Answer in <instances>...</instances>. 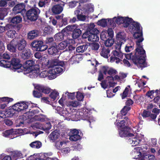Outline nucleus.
Segmentation results:
<instances>
[{"instance_id":"nucleus-12","label":"nucleus","mask_w":160,"mask_h":160,"mask_svg":"<svg viewBox=\"0 0 160 160\" xmlns=\"http://www.w3.org/2000/svg\"><path fill=\"white\" fill-rule=\"evenodd\" d=\"M11 63L13 66L14 72L19 73L24 70V67L20 63L19 60L18 59L15 58H12Z\"/></svg>"},{"instance_id":"nucleus-61","label":"nucleus","mask_w":160,"mask_h":160,"mask_svg":"<svg viewBox=\"0 0 160 160\" xmlns=\"http://www.w3.org/2000/svg\"><path fill=\"white\" fill-rule=\"evenodd\" d=\"M90 46L92 50H98L99 48V45L98 43H94L91 44Z\"/></svg>"},{"instance_id":"nucleus-52","label":"nucleus","mask_w":160,"mask_h":160,"mask_svg":"<svg viewBox=\"0 0 160 160\" xmlns=\"http://www.w3.org/2000/svg\"><path fill=\"white\" fill-rule=\"evenodd\" d=\"M98 24L102 27H105L107 25V19H102L98 21L97 22Z\"/></svg>"},{"instance_id":"nucleus-24","label":"nucleus","mask_w":160,"mask_h":160,"mask_svg":"<svg viewBox=\"0 0 160 160\" xmlns=\"http://www.w3.org/2000/svg\"><path fill=\"white\" fill-rule=\"evenodd\" d=\"M17 46L19 50H22L25 48L26 45V41L23 39H21L16 42Z\"/></svg>"},{"instance_id":"nucleus-18","label":"nucleus","mask_w":160,"mask_h":160,"mask_svg":"<svg viewBox=\"0 0 160 160\" xmlns=\"http://www.w3.org/2000/svg\"><path fill=\"white\" fill-rule=\"evenodd\" d=\"M60 132L58 130H54L48 136V139L51 142H53L56 141L60 137Z\"/></svg>"},{"instance_id":"nucleus-22","label":"nucleus","mask_w":160,"mask_h":160,"mask_svg":"<svg viewBox=\"0 0 160 160\" xmlns=\"http://www.w3.org/2000/svg\"><path fill=\"white\" fill-rule=\"evenodd\" d=\"M35 64V61L33 60H28L25 62L24 63V70H25V69L28 71V69H32L35 68L34 65Z\"/></svg>"},{"instance_id":"nucleus-49","label":"nucleus","mask_w":160,"mask_h":160,"mask_svg":"<svg viewBox=\"0 0 160 160\" xmlns=\"http://www.w3.org/2000/svg\"><path fill=\"white\" fill-rule=\"evenodd\" d=\"M142 127V123L140 122L138 125L133 127L131 130V132H133L132 133H137L136 132H139Z\"/></svg>"},{"instance_id":"nucleus-47","label":"nucleus","mask_w":160,"mask_h":160,"mask_svg":"<svg viewBox=\"0 0 160 160\" xmlns=\"http://www.w3.org/2000/svg\"><path fill=\"white\" fill-rule=\"evenodd\" d=\"M22 21V18L19 16H16L13 17L11 20V22L13 24H16L20 23Z\"/></svg>"},{"instance_id":"nucleus-46","label":"nucleus","mask_w":160,"mask_h":160,"mask_svg":"<svg viewBox=\"0 0 160 160\" xmlns=\"http://www.w3.org/2000/svg\"><path fill=\"white\" fill-rule=\"evenodd\" d=\"M88 48V46L86 45H83L78 47L75 49V52H85Z\"/></svg>"},{"instance_id":"nucleus-14","label":"nucleus","mask_w":160,"mask_h":160,"mask_svg":"<svg viewBox=\"0 0 160 160\" xmlns=\"http://www.w3.org/2000/svg\"><path fill=\"white\" fill-rule=\"evenodd\" d=\"M118 130L119 135L121 137L129 138L130 137L133 136L131 132V129L128 127L125 128Z\"/></svg>"},{"instance_id":"nucleus-6","label":"nucleus","mask_w":160,"mask_h":160,"mask_svg":"<svg viewBox=\"0 0 160 160\" xmlns=\"http://www.w3.org/2000/svg\"><path fill=\"white\" fill-rule=\"evenodd\" d=\"M123 43H121L120 42H118L115 45V48L116 50L112 52L113 55L111 57L110 62H115L116 63L120 62L123 58V55L120 52V50L121 45Z\"/></svg>"},{"instance_id":"nucleus-2","label":"nucleus","mask_w":160,"mask_h":160,"mask_svg":"<svg viewBox=\"0 0 160 160\" xmlns=\"http://www.w3.org/2000/svg\"><path fill=\"white\" fill-rule=\"evenodd\" d=\"M57 112L64 118V120L77 121L80 118L88 120L90 123L95 121L94 118L90 115V111L84 108L77 111L73 109L72 111L69 108L60 107H54Z\"/></svg>"},{"instance_id":"nucleus-39","label":"nucleus","mask_w":160,"mask_h":160,"mask_svg":"<svg viewBox=\"0 0 160 160\" xmlns=\"http://www.w3.org/2000/svg\"><path fill=\"white\" fill-rule=\"evenodd\" d=\"M66 145V142L63 141L59 140L56 142L54 143V146L58 149H60L63 146Z\"/></svg>"},{"instance_id":"nucleus-7","label":"nucleus","mask_w":160,"mask_h":160,"mask_svg":"<svg viewBox=\"0 0 160 160\" xmlns=\"http://www.w3.org/2000/svg\"><path fill=\"white\" fill-rule=\"evenodd\" d=\"M68 52L69 53V57L70 58L69 62L71 64H72L78 61L80 58H81V56L79 54H77L75 52V48L72 45L68 47Z\"/></svg>"},{"instance_id":"nucleus-5","label":"nucleus","mask_w":160,"mask_h":160,"mask_svg":"<svg viewBox=\"0 0 160 160\" xmlns=\"http://www.w3.org/2000/svg\"><path fill=\"white\" fill-rule=\"evenodd\" d=\"M37 105V104L30 102H19L13 105L12 107V109H9L8 113L10 117H12L14 113L13 110L18 112H21L26 109L28 108H31L36 107Z\"/></svg>"},{"instance_id":"nucleus-63","label":"nucleus","mask_w":160,"mask_h":160,"mask_svg":"<svg viewBox=\"0 0 160 160\" xmlns=\"http://www.w3.org/2000/svg\"><path fill=\"white\" fill-rule=\"evenodd\" d=\"M76 98L78 101H82V100L84 98V96L81 93L79 92H77V93Z\"/></svg>"},{"instance_id":"nucleus-60","label":"nucleus","mask_w":160,"mask_h":160,"mask_svg":"<svg viewBox=\"0 0 160 160\" xmlns=\"http://www.w3.org/2000/svg\"><path fill=\"white\" fill-rule=\"evenodd\" d=\"M52 30V28L49 26L45 27L43 29L44 33L46 34H49L51 33Z\"/></svg>"},{"instance_id":"nucleus-27","label":"nucleus","mask_w":160,"mask_h":160,"mask_svg":"<svg viewBox=\"0 0 160 160\" xmlns=\"http://www.w3.org/2000/svg\"><path fill=\"white\" fill-rule=\"evenodd\" d=\"M32 55V52L31 50L28 49H25L22 51L21 57L23 59H27L29 58Z\"/></svg>"},{"instance_id":"nucleus-38","label":"nucleus","mask_w":160,"mask_h":160,"mask_svg":"<svg viewBox=\"0 0 160 160\" xmlns=\"http://www.w3.org/2000/svg\"><path fill=\"white\" fill-rule=\"evenodd\" d=\"M39 77L42 78L48 77L49 79V76L51 75L49 73V70L48 71L45 70L40 72V70H39ZM51 75H52V74H51Z\"/></svg>"},{"instance_id":"nucleus-29","label":"nucleus","mask_w":160,"mask_h":160,"mask_svg":"<svg viewBox=\"0 0 160 160\" xmlns=\"http://www.w3.org/2000/svg\"><path fill=\"white\" fill-rule=\"evenodd\" d=\"M2 134V135L5 137H9L11 138H15L13 129L6 130L3 132Z\"/></svg>"},{"instance_id":"nucleus-50","label":"nucleus","mask_w":160,"mask_h":160,"mask_svg":"<svg viewBox=\"0 0 160 160\" xmlns=\"http://www.w3.org/2000/svg\"><path fill=\"white\" fill-rule=\"evenodd\" d=\"M53 101L58 99L59 97V93L56 90L52 92L49 95Z\"/></svg>"},{"instance_id":"nucleus-41","label":"nucleus","mask_w":160,"mask_h":160,"mask_svg":"<svg viewBox=\"0 0 160 160\" xmlns=\"http://www.w3.org/2000/svg\"><path fill=\"white\" fill-rule=\"evenodd\" d=\"M131 89L130 86H128L126 88L122 94V99H124L125 98L127 97L128 95L131 93Z\"/></svg>"},{"instance_id":"nucleus-23","label":"nucleus","mask_w":160,"mask_h":160,"mask_svg":"<svg viewBox=\"0 0 160 160\" xmlns=\"http://www.w3.org/2000/svg\"><path fill=\"white\" fill-rule=\"evenodd\" d=\"M73 42V40L72 39H67L60 43L58 45V48L59 49L63 50L67 47L68 44H70Z\"/></svg>"},{"instance_id":"nucleus-20","label":"nucleus","mask_w":160,"mask_h":160,"mask_svg":"<svg viewBox=\"0 0 160 160\" xmlns=\"http://www.w3.org/2000/svg\"><path fill=\"white\" fill-rule=\"evenodd\" d=\"M6 28L8 30L7 34L8 37L13 38L15 36L16 32L13 30V27L12 25L10 24L6 26Z\"/></svg>"},{"instance_id":"nucleus-57","label":"nucleus","mask_w":160,"mask_h":160,"mask_svg":"<svg viewBox=\"0 0 160 160\" xmlns=\"http://www.w3.org/2000/svg\"><path fill=\"white\" fill-rule=\"evenodd\" d=\"M13 99L12 98H9L8 97H3L0 98V100H1L3 102L9 103L12 102L13 101Z\"/></svg>"},{"instance_id":"nucleus-3","label":"nucleus","mask_w":160,"mask_h":160,"mask_svg":"<svg viewBox=\"0 0 160 160\" xmlns=\"http://www.w3.org/2000/svg\"><path fill=\"white\" fill-rule=\"evenodd\" d=\"M102 72L105 75H110L106 76V80L101 83L102 87L104 89H106L108 88L114 86L116 83L113 82V76L116 74V71L108 66H103L102 68Z\"/></svg>"},{"instance_id":"nucleus-33","label":"nucleus","mask_w":160,"mask_h":160,"mask_svg":"<svg viewBox=\"0 0 160 160\" xmlns=\"http://www.w3.org/2000/svg\"><path fill=\"white\" fill-rule=\"evenodd\" d=\"M128 43L127 44L125 48V50L126 52H129L133 49L134 43L131 40H128Z\"/></svg>"},{"instance_id":"nucleus-30","label":"nucleus","mask_w":160,"mask_h":160,"mask_svg":"<svg viewBox=\"0 0 160 160\" xmlns=\"http://www.w3.org/2000/svg\"><path fill=\"white\" fill-rule=\"evenodd\" d=\"M16 41L14 40L7 45L8 49L11 52H14L16 50Z\"/></svg>"},{"instance_id":"nucleus-37","label":"nucleus","mask_w":160,"mask_h":160,"mask_svg":"<svg viewBox=\"0 0 160 160\" xmlns=\"http://www.w3.org/2000/svg\"><path fill=\"white\" fill-rule=\"evenodd\" d=\"M0 58V66L6 68H9L11 66V62L6 60H1Z\"/></svg>"},{"instance_id":"nucleus-21","label":"nucleus","mask_w":160,"mask_h":160,"mask_svg":"<svg viewBox=\"0 0 160 160\" xmlns=\"http://www.w3.org/2000/svg\"><path fill=\"white\" fill-rule=\"evenodd\" d=\"M117 39L121 43H124L128 40L126 39V35L124 32H119L116 35Z\"/></svg>"},{"instance_id":"nucleus-58","label":"nucleus","mask_w":160,"mask_h":160,"mask_svg":"<svg viewBox=\"0 0 160 160\" xmlns=\"http://www.w3.org/2000/svg\"><path fill=\"white\" fill-rule=\"evenodd\" d=\"M83 13L81 12L80 14L77 16L78 20L84 21L86 20L87 18V16L82 14Z\"/></svg>"},{"instance_id":"nucleus-44","label":"nucleus","mask_w":160,"mask_h":160,"mask_svg":"<svg viewBox=\"0 0 160 160\" xmlns=\"http://www.w3.org/2000/svg\"><path fill=\"white\" fill-rule=\"evenodd\" d=\"M116 121H117V120H116ZM116 123V122H115V124L118 126V130L128 127L125 125L126 122L124 120H122L119 122H118L117 123Z\"/></svg>"},{"instance_id":"nucleus-53","label":"nucleus","mask_w":160,"mask_h":160,"mask_svg":"<svg viewBox=\"0 0 160 160\" xmlns=\"http://www.w3.org/2000/svg\"><path fill=\"white\" fill-rule=\"evenodd\" d=\"M58 52V49L55 46L51 47L49 48L48 50V53L51 55L56 54Z\"/></svg>"},{"instance_id":"nucleus-15","label":"nucleus","mask_w":160,"mask_h":160,"mask_svg":"<svg viewBox=\"0 0 160 160\" xmlns=\"http://www.w3.org/2000/svg\"><path fill=\"white\" fill-rule=\"evenodd\" d=\"M39 68L38 66H35L34 68L28 69L27 75L31 78H36L39 77Z\"/></svg>"},{"instance_id":"nucleus-32","label":"nucleus","mask_w":160,"mask_h":160,"mask_svg":"<svg viewBox=\"0 0 160 160\" xmlns=\"http://www.w3.org/2000/svg\"><path fill=\"white\" fill-rule=\"evenodd\" d=\"M33 119L35 120L40 121L41 122L46 121L48 120V118L46 116L42 114L35 115L33 117Z\"/></svg>"},{"instance_id":"nucleus-9","label":"nucleus","mask_w":160,"mask_h":160,"mask_svg":"<svg viewBox=\"0 0 160 160\" xmlns=\"http://www.w3.org/2000/svg\"><path fill=\"white\" fill-rule=\"evenodd\" d=\"M133 136L130 137L128 142L133 146H136L139 145L142 139L144 138V135L141 134L137 133H132Z\"/></svg>"},{"instance_id":"nucleus-62","label":"nucleus","mask_w":160,"mask_h":160,"mask_svg":"<svg viewBox=\"0 0 160 160\" xmlns=\"http://www.w3.org/2000/svg\"><path fill=\"white\" fill-rule=\"evenodd\" d=\"M116 17H114L112 18L107 19V22L108 23L110 24L112 26V27H114L115 24L114 22V20H116Z\"/></svg>"},{"instance_id":"nucleus-34","label":"nucleus","mask_w":160,"mask_h":160,"mask_svg":"<svg viewBox=\"0 0 160 160\" xmlns=\"http://www.w3.org/2000/svg\"><path fill=\"white\" fill-rule=\"evenodd\" d=\"M66 104L68 107H77L80 105V103L78 101L74 100L67 101Z\"/></svg>"},{"instance_id":"nucleus-54","label":"nucleus","mask_w":160,"mask_h":160,"mask_svg":"<svg viewBox=\"0 0 160 160\" xmlns=\"http://www.w3.org/2000/svg\"><path fill=\"white\" fill-rule=\"evenodd\" d=\"M22 155L21 153L20 152H13L12 155V160H16L18 157H20Z\"/></svg>"},{"instance_id":"nucleus-40","label":"nucleus","mask_w":160,"mask_h":160,"mask_svg":"<svg viewBox=\"0 0 160 160\" xmlns=\"http://www.w3.org/2000/svg\"><path fill=\"white\" fill-rule=\"evenodd\" d=\"M30 145L32 148H39L42 146V144L40 141H36L31 143Z\"/></svg>"},{"instance_id":"nucleus-11","label":"nucleus","mask_w":160,"mask_h":160,"mask_svg":"<svg viewBox=\"0 0 160 160\" xmlns=\"http://www.w3.org/2000/svg\"><path fill=\"white\" fill-rule=\"evenodd\" d=\"M39 12L40 10L38 8H32L27 12V16L30 21H35L37 19Z\"/></svg>"},{"instance_id":"nucleus-26","label":"nucleus","mask_w":160,"mask_h":160,"mask_svg":"<svg viewBox=\"0 0 160 160\" xmlns=\"http://www.w3.org/2000/svg\"><path fill=\"white\" fill-rule=\"evenodd\" d=\"M39 34L38 31L37 30H33L29 32L28 35V39L30 40L33 39L38 37Z\"/></svg>"},{"instance_id":"nucleus-56","label":"nucleus","mask_w":160,"mask_h":160,"mask_svg":"<svg viewBox=\"0 0 160 160\" xmlns=\"http://www.w3.org/2000/svg\"><path fill=\"white\" fill-rule=\"evenodd\" d=\"M108 37V36L107 31H103L101 33L100 38L103 41H105L106 39Z\"/></svg>"},{"instance_id":"nucleus-19","label":"nucleus","mask_w":160,"mask_h":160,"mask_svg":"<svg viewBox=\"0 0 160 160\" xmlns=\"http://www.w3.org/2000/svg\"><path fill=\"white\" fill-rule=\"evenodd\" d=\"M140 147H136L132 150L131 154L133 158H139L141 156V152L140 151Z\"/></svg>"},{"instance_id":"nucleus-25","label":"nucleus","mask_w":160,"mask_h":160,"mask_svg":"<svg viewBox=\"0 0 160 160\" xmlns=\"http://www.w3.org/2000/svg\"><path fill=\"white\" fill-rule=\"evenodd\" d=\"M24 4L21 3L18 4L13 8V11L15 13L17 14L20 13L25 8Z\"/></svg>"},{"instance_id":"nucleus-59","label":"nucleus","mask_w":160,"mask_h":160,"mask_svg":"<svg viewBox=\"0 0 160 160\" xmlns=\"http://www.w3.org/2000/svg\"><path fill=\"white\" fill-rule=\"evenodd\" d=\"M130 110V108L128 107H124L121 111V114L123 116L126 115L128 112Z\"/></svg>"},{"instance_id":"nucleus-48","label":"nucleus","mask_w":160,"mask_h":160,"mask_svg":"<svg viewBox=\"0 0 160 160\" xmlns=\"http://www.w3.org/2000/svg\"><path fill=\"white\" fill-rule=\"evenodd\" d=\"M104 44L107 47H110L114 43V40L112 38H109L108 39L105 40Z\"/></svg>"},{"instance_id":"nucleus-35","label":"nucleus","mask_w":160,"mask_h":160,"mask_svg":"<svg viewBox=\"0 0 160 160\" xmlns=\"http://www.w3.org/2000/svg\"><path fill=\"white\" fill-rule=\"evenodd\" d=\"M75 26V28L74 27V28L73 29V30L71 31L74 30L72 35V36L73 38L75 39L77 38L80 36L81 34V31L79 29H76V26Z\"/></svg>"},{"instance_id":"nucleus-45","label":"nucleus","mask_w":160,"mask_h":160,"mask_svg":"<svg viewBox=\"0 0 160 160\" xmlns=\"http://www.w3.org/2000/svg\"><path fill=\"white\" fill-rule=\"evenodd\" d=\"M109 53L110 50L109 49L103 48L102 49V51L100 53V54L101 56L103 57L106 58H108Z\"/></svg>"},{"instance_id":"nucleus-64","label":"nucleus","mask_w":160,"mask_h":160,"mask_svg":"<svg viewBox=\"0 0 160 160\" xmlns=\"http://www.w3.org/2000/svg\"><path fill=\"white\" fill-rule=\"evenodd\" d=\"M33 95L35 97L39 98L42 96L41 92L34 90L33 92Z\"/></svg>"},{"instance_id":"nucleus-4","label":"nucleus","mask_w":160,"mask_h":160,"mask_svg":"<svg viewBox=\"0 0 160 160\" xmlns=\"http://www.w3.org/2000/svg\"><path fill=\"white\" fill-rule=\"evenodd\" d=\"M63 62L58 59L53 60L51 64V68L49 69V73L52 75L49 76V79L52 80L56 78V75L62 73L64 70Z\"/></svg>"},{"instance_id":"nucleus-55","label":"nucleus","mask_w":160,"mask_h":160,"mask_svg":"<svg viewBox=\"0 0 160 160\" xmlns=\"http://www.w3.org/2000/svg\"><path fill=\"white\" fill-rule=\"evenodd\" d=\"M126 77V76L124 74H122L120 76L118 75H115L114 77H113V80H117L118 81H122L124 78Z\"/></svg>"},{"instance_id":"nucleus-1","label":"nucleus","mask_w":160,"mask_h":160,"mask_svg":"<svg viewBox=\"0 0 160 160\" xmlns=\"http://www.w3.org/2000/svg\"><path fill=\"white\" fill-rule=\"evenodd\" d=\"M128 27L130 32L134 33L133 37L137 39L136 41L137 48L134 58L132 60L133 62L139 68L146 67L147 65L145 59V52L142 47V43L143 40L142 28L139 23L133 21L132 18Z\"/></svg>"},{"instance_id":"nucleus-31","label":"nucleus","mask_w":160,"mask_h":160,"mask_svg":"<svg viewBox=\"0 0 160 160\" xmlns=\"http://www.w3.org/2000/svg\"><path fill=\"white\" fill-rule=\"evenodd\" d=\"M43 43V42L41 41H34L31 43V46L38 51V49H39Z\"/></svg>"},{"instance_id":"nucleus-36","label":"nucleus","mask_w":160,"mask_h":160,"mask_svg":"<svg viewBox=\"0 0 160 160\" xmlns=\"http://www.w3.org/2000/svg\"><path fill=\"white\" fill-rule=\"evenodd\" d=\"M98 36L96 34H94L90 33L88 38V41L92 42H96L99 40Z\"/></svg>"},{"instance_id":"nucleus-13","label":"nucleus","mask_w":160,"mask_h":160,"mask_svg":"<svg viewBox=\"0 0 160 160\" xmlns=\"http://www.w3.org/2000/svg\"><path fill=\"white\" fill-rule=\"evenodd\" d=\"M131 18L127 17H118L116 19V22L118 24H122L124 27H127L131 22Z\"/></svg>"},{"instance_id":"nucleus-51","label":"nucleus","mask_w":160,"mask_h":160,"mask_svg":"<svg viewBox=\"0 0 160 160\" xmlns=\"http://www.w3.org/2000/svg\"><path fill=\"white\" fill-rule=\"evenodd\" d=\"M141 159H143V160H155V157L153 155H143Z\"/></svg>"},{"instance_id":"nucleus-28","label":"nucleus","mask_w":160,"mask_h":160,"mask_svg":"<svg viewBox=\"0 0 160 160\" xmlns=\"http://www.w3.org/2000/svg\"><path fill=\"white\" fill-rule=\"evenodd\" d=\"M52 10L53 13L59 14L62 11L63 8L59 5H56L52 8Z\"/></svg>"},{"instance_id":"nucleus-16","label":"nucleus","mask_w":160,"mask_h":160,"mask_svg":"<svg viewBox=\"0 0 160 160\" xmlns=\"http://www.w3.org/2000/svg\"><path fill=\"white\" fill-rule=\"evenodd\" d=\"M69 139L72 141H76L79 139L81 137L79 134V131L76 129L71 130L69 133Z\"/></svg>"},{"instance_id":"nucleus-17","label":"nucleus","mask_w":160,"mask_h":160,"mask_svg":"<svg viewBox=\"0 0 160 160\" xmlns=\"http://www.w3.org/2000/svg\"><path fill=\"white\" fill-rule=\"evenodd\" d=\"M47 125H48L49 127H47L46 126L44 127L43 124L41 122H36L32 125V128L34 129H40L43 130L44 131L48 130L50 129L51 128V125L50 123H48Z\"/></svg>"},{"instance_id":"nucleus-8","label":"nucleus","mask_w":160,"mask_h":160,"mask_svg":"<svg viewBox=\"0 0 160 160\" xmlns=\"http://www.w3.org/2000/svg\"><path fill=\"white\" fill-rule=\"evenodd\" d=\"M94 10L93 5L91 3L88 4L84 5L82 9L80 8V5L78 7L77 9L74 11V14L77 17L80 15L81 12L87 14L90 12H93Z\"/></svg>"},{"instance_id":"nucleus-43","label":"nucleus","mask_w":160,"mask_h":160,"mask_svg":"<svg viewBox=\"0 0 160 160\" xmlns=\"http://www.w3.org/2000/svg\"><path fill=\"white\" fill-rule=\"evenodd\" d=\"M7 9L6 8H0V19L2 20L4 17L7 14Z\"/></svg>"},{"instance_id":"nucleus-42","label":"nucleus","mask_w":160,"mask_h":160,"mask_svg":"<svg viewBox=\"0 0 160 160\" xmlns=\"http://www.w3.org/2000/svg\"><path fill=\"white\" fill-rule=\"evenodd\" d=\"M13 132L15 138L25 133L24 130L22 129H13Z\"/></svg>"},{"instance_id":"nucleus-10","label":"nucleus","mask_w":160,"mask_h":160,"mask_svg":"<svg viewBox=\"0 0 160 160\" xmlns=\"http://www.w3.org/2000/svg\"><path fill=\"white\" fill-rule=\"evenodd\" d=\"M75 28L74 26H68L63 29L61 32H59L55 34L54 36L55 39L56 41H60L62 40L64 36L66 33H67L68 31H72L74 28Z\"/></svg>"}]
</instances>
